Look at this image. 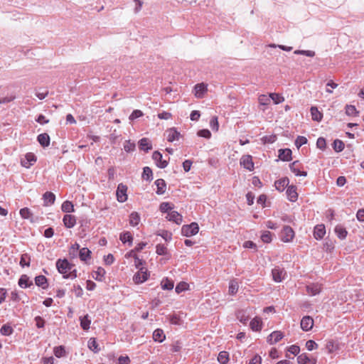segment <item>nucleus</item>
<instances>
[{
  "label": "nucleus",
  "mask_w": 364,
  "mask_h": 364,
  "mask_svg": "<svg viewBox=\"0 0 364 364\" xmlns=\"http://www.w3.org/2000/svg\"><path fill=\"white\" fill-rule=\"evenodd\" d=\"M326 234V228L324 225H317L314 228V236L316 240H321L322 239Z\"/></svg>",
  "instance_id": "obj_22"
},
{
  "label": "nucleus",
  "mask_w": 364,
  "mask_h": 364,
  "mask_svg": "<svg viewBox=\"0 0 364 364\" xmlns=\"http://www.w3.org/2000/svg\"><path fill=\"white\" fill-rule=\"evenodd\" d=\"M237 318L243 324H245L250 319V315L245 310H240L236 314Z\"/></svg>",
  "instance_id": "obj_27"
},
{
  "label": "nucleus",
  "mask_w": 364,
  "mask_h": 364,
  "mask_svg": "<svg viewBox=\"0 0 364 364\" xmlns=\"http://www.w3.org/2000/svg\"><path fill=\"white\" fill-rule=\"evenodd\" d=\"M56 268L58 272L63 274L65 279H75L77 270L74 268L75 265L68 262L66 259H58L56 261Z\"/></svg>",
  "instance_id": "obj_1"
},
{
  "label": "nucleus",
  "mask_w": 364,
  "mask_h": 364,
  "mask_svg": "<svg viewBox=\"0 0 364 364\" xmlns=\"http://www.w3.org/2000/svg\"><path fill=\"white\" fill-rule=\"evenodd\" d=\"M194 95L196 98H203L208 91V85L203 82L196 84L194 87Z\"/></svg>",
  "instance_id": "obj_8"
},
{
  "label": "nucleus",
  "mask_w": 364,
  "mask_h": 364,
  "mask_svg": "<svg viewBox=\"0 0 364 364\" xmlns=\"http://www.w3.org/2000/svg\"><path fill=\"white\" fill-rule=\"evenodd\" d=\"M139 146L140 149L144 150L145 151H148L149 150H151L152 149V146L150 143V141L147 138H142L139 141Z\"/></svg>",
  "instance_id": "obj_29"
},
{
  "label": "nucleus",
  "mask_w": 364,
  "mask_h": 364,
  "mask_svg": "<svg viewBox=\"0 0 364 364\" xmlns=\"http://www.w3.org/2000/svg\"><path fill=\"white\" fill-rule=\"evenodd\" d=\"M289 180L287 177L282 178L274 182L275 188L282 192L289 186Z\"/></svg>",
  "instance_id": "obj_20"
},
{
  "label": "nucleus",
  "mask_w": 364,
  "mask_h": 364,
  "mask_svg": "<svg viewBox=\"0 0 364 364\" xmlns=\"http://www.w3.org/2000/svg\"><path fill=\"white\" fill-rule=\"evenodd\" d=\"M0 332L4 336H9L13 333V328L9 325H4L1 329Z\"/></svg>",
  "instance_id": "obj_53"
},
{
  "label": "nucleus",
  "mask_w": 364,
  "mask_h": 364,
  "mask_svg": "<svg viewBox=\"0 0 364 364\" xmlns=\"http://www.w3.org/2000/svg\"><path fill=\"white\" fill-rule=\"evenodd\" d=\"M43 199L44 201V205L48 206L50 205H53L55 200V196L52 192H46L43 196Z\"/></svg>",
  "instance_id": "obj_24"
},
{
  "label": "nucleus",
  "mask_w": 364,
  "mask_h": 364,
  "mask_svg": "<svg viewBox=\"0 0 364 364\" xmlns=\"http://www.w3.org/2000/svg\"><path fill=\"white\" fill-rule=\"evenodd\" d=\"M258 102L261 105H268L270 103V96L267 95H260L258 97Z\"/></svg>",
  "instance_id": "obj_49"
},
{
  "label": "nucleus",
  "mask_w": 364,
  "mask_h": 364,
  "mask_svg": "<svg viewBox=\"0 0 364 364\" xmlns=\"http://www.w3.org/2000/svg\"><path fill=\"white\" fill-rule=\"evenodd\" d=\"M20 215L23 219H29L32 216V213L28 208L21 209Z\"/></svg>",
  "instance_id": "obj_55"
},
{
  "label": "nucleus",
  "mask_w": 364,
  "mask_h": 364,
  "mask_svg": "<svg viewBox=\"0 0 364 364\" xmlns=\"http://www.w3.org/2000/svg\"><path fill=\"white\" fill-rule=\"evenodd\" d=\"M295 232L294 230L288 225L283 227L280 232V239L284 242H291L294 238Z\"/></svg>",
  "instance_id": "obj_3"
},
{
  "label": "nucleus",
  "mask_w": 364,
  "mask_h": 364,
  "mask_svg": "<svg viewBox=\"0 0 364 364\" xmlns=\"http://www.w3.org/2000/svg\"><path fill=\"white\" fill-rule=\"evenodd\" d=\"M87 346L90 350L95 353H97L100 350V349L98 348V344L95 338H90V340L88 341Z\"/></svg>",
  "instance_id": "obj_47"
},
{
  "label": "nucleus",
  "mask_w": 364,
  "mask_h": 364,
  "mask_svg": "<svg viewBox=\"0 0 364 364\" xmlns=\"http://www.w3.org/2000/svg\"><path fill=\"white\" fill-rule=\"evenodd\" d=\"M326 348L328 353H333L338 350V344L336 343L333 341H328L326 345Z\"/></svg>",
  "instance_id": "obj_42"
},
{
  "label": "nucleus",
  "mask_w": 364,
  "mask_h": 364,
  "mask_svg": "<svg viewBox=\"0 0 364 364\" xmlns=\"http://www.w3.org/2000/svg\"><path fill=\"white\" fill-rule=\"evenodd\" d=\"M38 141L43 147L48 146L50 144V136L46 133L41 134L38 136Z\"/></svg>",
  "instance_id": "obj_28"
},
{
  "label": "nucleus",
  "mask_w": 364,
  "mask_h": 364,
  "mask_svg": "<svg viewBox=\"0 0 364 364\" xmlns=\"http://www.w3.org/2000/svg\"><path fill=\"white\" fill-rule=\"evenodd\" d=\"M318 347V344L313 340H309L306 343V348L310 351L314 349H317Z\"/></svg>",
  "instance_id": "obj_59"
},
{
  "label": "nucleus",
  "mask_w": 364,
  "mask_h": 364,
  "mask_svg": "<svg viewBox=\"0 0 364 364\" xmlns=\"http://www.w3.org/2000/svg\"><path fill=\"white\" fill-rule=\"evenodd\" d=\"M240 164L245 169L250 171L254 170V163L252 161V157L251 155H243L240 160Z\"/></svg>",
  "instance_id": "obj_6"
},
{
  "label": "nucleus",
  "mask_w": 364,
  "mask_h": 364,
  "mask_svg": "<svg viewBox=\"0 0 364 364\" xmlns=\"http://www.w3.org/2000/svg\"><path fill=\"white\" fill-rule=\"evenodd\" d=\"M291 151L289 149H280L279 151V157L281 160L289 161L291 160Z\"/></svg>",
  "instance_id": "obj_25"
},
{
  "label": "nucleus",
  "mask_w": 364,
  "mask_h": 364,
  "mask_svg": "<svg viewBox=\"0 0 364 364\" xmlns=\"http://www.w3.org/2000/svg\"><path fill=\"white\" fill-rule=\"evenodd\" d=\"M91 251L86 247H83L80 250L79 256L82 261L87 262V259H90Z\"/></svg>",
  "instance_id": "obj_35"
},
{
  "label": "nucleus",
  "mask_w": 364,
  "mask_h": 364,
  "mask_svg": "<svg viewBox=\"0 0 364 364\" xmlns=\"http://www.w3.org/2000/svg\"><path fill=\"white\" fill-rule=\"evenodd\" d=\"M155 184H156V188H157V190H156V193L158 195L164 194L165 193V191H166V183L165 182V181L164 179H161V178L157 179L155 181Z\"/></svg>",
  "instance_id": "obj_26"
},
{
  "label": "nucleus",
  "mask_w": 364,
  "mask_h": 364,
  "mask_svg": "<svg viewBox=\"0 0 364 364\" xmlns=\"http://www.w3.org/2000/svg\"><path fill=\"white\" fill-rule=\"evenodd\" d=\"M288 199L291 202H295L298 199V193L295 186H289L287 189Z\"/></svg>",
  "instance_id": "obj_21"
},
{
  "label": "nucleus",
  "mask_w": 364,
  "mask_h": 364,
  "mask_svg": "<svg viewBox=\"0 0 364 364\" xmlns=\"http://www.w3.org/2000/svg\"><path fill=\"white\" fill-rule=\"evenodd\" d=\"M61 209L63 212L67 213L74 212L75 210L73 203L69 200L63 202L61 205Z\"/></svg>",
  "instance_id": "obj_38"
},
{
  "label": "nucleus",
  "mask_w": 364,
  "mask_h": 364,
  "mask_svg": "<svg viewBox=\"0 0 364 364\" xmlns=\"http://www.w3.org/2000/svg\"><path fill=\"white\" fill-rule=\"evenodd\" d=\"M53 353L57 358H61L65 355V350L63 346L55 347Z\"/></svg>",
  "instance_id": "obj_48"
},
{
  "label": "nucleus",
  "mask_w": 364,
  "mask_h": 364,
  "mask_svg": "<svg viewBox=\"0 0 364 364\" xmlns=\"http://www.w3.org/2000/svg\"><path fill=\"white\" fill-rule=\"evenodd\" d=\"M333 146L336 151L339 152L343 150L345 145L341 140L336 139L333 143Z\"/></svg>",
  "instance_id": "obj_50"
},
{
  "label": "nucleus",
  "mask_w": 364,
  "mask_h": 364,
  "mask_svg": "<svg viewBox=\"0 0 364 364\" xmlns=\"http://www.w3.org/2000/svg\"><path fill=\"white\" fill-rule=\"evenodd\" d=\"M166 139L169 142L178 140L181 134L175 128H171L166 131Z\"/></svg>",
  "instance_id": "obj_19"
},
{
  "label": "nucleus",
  "mask_w": 364,
  "mask_h": 364,
  "mask_svg": "<svg viewBox=\"0 0 364 364\" xmlns=\"http://www.w3.org/2000/svg\"><path fill=\"white\" fill-rule=\"evenodd\" d=\"M149 273L146 268L141 267L134 275L133 281L135 284H141L149 279Z\"/></svg>",
  "instance_id": "obj_4"
},
{
  "label": "nucleus",
  "mask_w": 364,
  "mask_h": 364,
  "mask_svg": "<svg viewBox=\"0 0 364 364\" xmlns=\"http://www.w3.org/2000/svg\"><path fill=\"white\" fill-rule=\"evenodd\" d=\"M307 294L311 296L318 294L322 289V284L318 283H312L306 286Z\"/></svg>",
  "instance_id": "obj_15"
},
{
  "label": "nucleus",
  "mask_w": 364,
  "mask_h": 364,
  "mask_svg": "<svg viewBox=\"0 0 364 364\" xmlns=\"http://www.w3.org/2000/svg\"><path fill=\"white\" fill-rule=\"evenodd\" d=\"M284 338V333L280 331H273L268 337H267V343L270 345H273L277 343L279 341H281Z\"/></svg>",
  "instance_id": "obj_14"
},
{
  "label": "nucleus",
  "mask_w": 364,
  "mask_h": 364,
  "mask_svg": "<svg viewBox=\"0 0 364 364\" xmlns=\"http://www.w3.org/2000/svg\"><path fill=\"white\" fill-rule=\"evenodd\" d=\"M314 319L309 316H305L301 318L300 326L303 331H309L314 326Z\"/></svg>",
  "instance_id": "obj_11"
},
{
  "label": "nucleus",
  "mask_w": 364,
  "mask_h": 364,
  "mask_svg": "<svg viewBox=\"0 0 364 364\" xmlns=\"http://www.w3.org/2000/svg\"><path fill=\"white\" fill-rule=\"evenodd\" d=\"M239 289V283L236 279H230L228 286V294L231 296L235 295Z\"/></svg>",
  "instance_id": "obj_23"
},
{
  "label": "nucleus",
  "mask_w": 364,
  "mask_h": 364,
  "mask_svg": "<svg viewBox=\"0 0 364 364\" xmlns=\"http://www.w3.org/2000/svg\"><path fill=\"white\" fill-rule=\"evenodd\" d=\"M36 161V157L33 153H27L21 159V164L25 168H30Z\"/></svg>",
  "instance_id": "obj_12"
},
{
  "label": "nucleus",
  "mask_w": 364,
  "mask_h": 364,
  "mask_svg": "<svg viewBox=\"0 0 364 364\" xmlns=\"http://www.w3.org/2000/svg\"><path fill=\"white\" fill-rule=\"evenodd\" d=\"M346 113L348 116H355L358 114L356 108L353 105H346Z\"/></svg>",
  "instance_id": "obj_54"
},
{
  "label": "nucleus",
  "mask_w": 364,
  "mask_h": 364,
  "mask_svg": "<svg viewBox=\"0 0 364 364\" xmlns=\"http://www.w3.org/2000/svg\"><path fill=\"white\" fill-rule=\"evenodd\" d=\"M270 100H272L275 105H278L284 101V97L278 93H270Z\"/></svg>",
  "instance_id": "obj_44"
},
{
  "label": "nucleus",
  "mask_w": 364,
  "mask_h": 364,
  "mask_svg": "<svg viewBox=\"0 0 364 364\" xmlns=\"http://www.w3.org/2000/svg\"><path fill=\"white\" fill-rule=\"evenodd\" d=\"M124 149L127 152L132 151L135 149V144L130 141H127L124 145Z\"/></svg>",
  "instance_id": "obj_61"
},
{
  "label": "nucleus",
  "mask_w": 364,
  "mask_h": 364,
  "mask_svg": "<svg viewBox=\"0 0 364 364\" xmlns=\"http://www.w3.org/2000/svg\"><path fill=\"white\" fill-rule=\"evenodd\" d=\"M142 178L146 181H149L152 178V171L149 167L146 166L144 168Z\"/></svg>",
  "instance_id": "obj_51"
},
{
  "label": "nucleus",
  "mask_w": 364,
  "mask_h": 364,
  "mask_svg": "<svg viewBox=\"0 0 364 364\" xmlns=\"http://www.w3.org/2000/svg\"><path fill=\"white\" fill-rule=\"evenodd\" d=\"M120 240L123 242H129V245H132L133 237L130 232L126 231L120 234L119 236Z\"/></svg>",
  "instance_id": "obj_33"
},
{
  "label": "nucleus",
  "mask_w": 364,
  "mask_h": 364,
  "mask_svg": "<svg viewBox=\"0 0 364 364\" xmlns=\"http://www.w3.org/2000/svg\"><path fill=\"white\" fill-rule=\"evenodd\" d=\"M30 262H31V257L29 256L28 254L25 253L21 255V260H20V265L22 267H23L25 266L29 267Z\"/></svg>",
  "instance_id": "obj_46"
},
{
  "label": "nucleus",
  "mask_w": 364,
  "mask_h": 364,
  "mask_svg": "<svg viewBox=\"0 0 364 364\" xmlns=\"http://www.w3.org/2000/svg\"><path fill=\"white\" fill-rule=\"evenodd\" d=\"M166 338V336L163 331V330L160 329V328H157L156 329L154 333H153V339L155 341H158V342H162L165 340Z\"/></svg>",
  "instance_id": "obj_34"
},
{
  "label": "nucleus",
  "mask_w": 364,
  "mask_h": 364,
  "mask_svg": "<svg viewBox=\"0 0 364 364\" xmlns=\"http://www.w3.org/2000/svg\"><path fill=\"white\" fill-rule=\"evenodd\" d=\"M156 252L159 255H168V250L167 247L162 244H159L156 247Z\"/></svg>",
  "instance_id": "obj_45"
},
{
  "label": "nucleus",
  "mask_w": 364,
  "mask_h": 364,
  "mask_svg": "<svg viewBox=\"0 0 364 364\" xmlns=\"http://www.w3.org/2000/svg\"><path fill=\"white\" fill-rule=\"evenodd\" d=\"M76 217L73 215L66 214L63 216V225L67 228H72L76 225Z\"/></svg>",
  "instance_id": "obj_17"
},
{
  "label": "nucleus",
  "mask_w": 364,
  "mask_h": 364,
  "mask_svg": "<svg viewBox=\"0 0 364 364\" xmlns=\"http://www.w3.org/2000/svg\"><path fill=\"white\" fill-rule=\"evenodd\" d=\"M210 127L214 131H218L219 129V124L218 121V117L216 116L213 117L210 121Z\"/></svg>",
  "instance_id": "obj_58"
},
{
  "label": "nucleus",
  "mask_w": 364,
  "mask_h": 364,
  "mask_svg": "<svg viewBox=\"0 0 364 364\" xmlns=\"http://www.w3.org/2000/svg\"><path fill=\"white\" fill-rule=\"evenodd\" d=\"M250 326L253 331H261L263 327L262 318L258 316H255L250 321Z\"/></svg>",
  "instance_id": "obj_16"
},
{
  "label": "nucleus",
  "mask_w": 364,
  "mask_h": 364,
  "mask_svg": "<svg viewBox=\"0 0 364 364\" xmlns=\"http://www.w3.org/2000/svg\"><path fill=\"white\" fill-rule=\"evenodd\" d=\"M198 135L201 137L209 139L211 136V133L208 129H202L198 132Z\"/></svg>",
  "instance_id": "obj_63"
},
{
  "label": "nucleus",
  "mask_w": 364,
  "mask_h": 364,
  "mask_svg": "<svg viewBox=\"0 0 364 364\" xmlns=\"http://www.w3.org/2000/svg\"><path fill=\"white\" fill-rule=\"evenodd\" d=\"M248 364H262V358L255 355L249 362Z\"/></svg>",
  "instance_id": "obj_64"
},
{
  "label": "nucleus",
  "mask_w": 364,
  "mask_h": 364,
  "mask_svg": "<svg viewBox=\"0 0 364 364\" xmlns=\"http://www.w3.org/2000/svg\"><path fill=\"white\" fill-rule=\"evenodd\" d=\"M95 274H97L95 279L98 281H102L106 274V272L104 268L98 267L97 271L95 272Z\"/></svg>",
  "instance_id": "obj_56"
},
{
  "label": "nucleus",
  "mask_w": 364,
  "mask_h": 364,
  "mask_svg": "<svg viewBox=\"0 0 364 364\" xmlns=\"http://www.w3.org/2000/svg\"><path fill=\"white\" fill-rule=\"evenodd\" d=\"M288 352L294 355H296L300 352V348L298 346L291 345L288 348Z\"/></svg>",
  "instance_id": "obj_62"
},
{
  "label": "nucleus",
  "mask_w": 364,
  "mask_h": 364,
  "mask_svg": "<svg viewBox=\"0 0 364 364\" xmlns=\"http://www.w3.org/2000/svg\"><path fill=\"white\" fill-rule=\"evenodd\" d=\"M335 232L340 239H345L347 236L348 232L345 228L341 225H337L335 228Z\"/></svg>",
  "instance_id": "obj_37"
},
{
  "label": "nucleus",
  "mask_w": 364,
  "mask_h": 364,
  "mask_svg": "<svg viewBox=\"0 0 364 364\" xmlns=\"http://www.w3.org/2000/svg\"><path fill=\"white\" fill-rule=\"evenodd\" d=\"M299 364H316L317 359L307 353H301L297 357Z\"/></svg>",
  "instance_id": "obj_7"
},
{
  "label": "nucleus",
  "mask_w": 364,
  "mask_h": 364,
  "mask_svg": "<svg viewBox=\"0 0 364 364\" xmlns=\"http://www.w3.org/2000/svg\"><path fill=\"white\" fill-rule=\"evenodd\" d=\"M286 274L287 273L284 269L278 267L272 270L273 279L276 282H281L284 279Z\"/></svg>",
  "instance_id": "obj_13"
},
{
  "label": "nucleus",
  "mask_w": 364,
  "mask_h": 364,
  "mask_svg": "<svg viewBox=\"0 0 364 364\" xmlns=\"http://www.w3.org/2000/svg\"><path fill=\"white\" fill-rule=\"evenodd\" d=\"M152 159L159 168H164L168 165V161L163 159L162 154L158 151H156L153 153Z\"/></svg>",
  "instance_id": "obj_9"
},
{
  "label": "nucleus",
  "mask_w": 364,
  "mask_h": 364,
  "mask_svg": "<svg viewBox=\"0 0 364 364\" xmlns=\"http://www.w3.org/2000/svg\"><path fill=\"white\" fill-rule=\"evenodd\" d=\"M161 288L163 289L171 290L174 287V283L172 280L165 278L161 281Z\"/></svg>",
  "instance_id": "obj_41"
},
{
  "label": "nucleus",
  "mask_w": 364,
  "mask_h": 364,
  "mask_svg": "<svg viewBox=\"0 0 364 364\" xmlns=\"http://www.w3.org/2000/svg\"><path fill=\"white\" fill-rule=\"evenodd\" d=\"M127 186L123 183H119L117 186L116 196L119 203H124L127 200Z\"/></svg>",
  "instance_id": "obj_5"
},
{
  "label": "nucleus",
  "mask_w": 364,
  "mask_h": 364,
  "mask_svg": "<svg viewBox=\"0 0 364 364\" xmlns=\"http://www.w3.org/2000/svg\"><path fill=\"white\" fill-rule=\"evenodd\" d=\"M272 234L269 231H264L261 235V240L265 243H269L272 241Z\"/></svg>",
  "instance_id": "obj_52"
},
{
  "label": "nucleus",
  "mask_w": 364,
  "mask_h": 364,
  "mask_svg": "<svg viewBox=\"0 0 364 364\" xmlns=\"http://www.w3.org/2000/svg\"><path fill=\"white\" fill-rule=\"evenodd\" d=\"M306 143L307 139L303 136H299L295 141V145L298 149L300 148L302 145L306 144Z\"/></svg>",
  "instance_id": "obj_57"
},
{
  "label": "nucleus",
  "mask_w": 364,
  "mask_h": 364,
  "mask_svg": "<svg viewBox=\"0 0 364 364\" xmlns=\"http://www.w3.org/2000/svg\"><path fill=\"white\" fill-rule=\"evenodd\" d=\"M199 231L198 223H191L189 225H184L181 228V234L186 237H191L196 235Z\"/></svg>",
  "instance_id": "obj_2"
},
{
  "label": "nucleus",
  "mask_w": 364,
  "mask_h": 364,
  "mask_svg": "<svg viewBox=\"0 0 364 364\" xmlns=\"http://www.w3.org/2000/svg\"><path fill=\"white\" fill-rule=\"evenodd\" d=\"M143 112L139 109H135L132 112V113L129 116L130 120H134L140 117L143 116Z\"/></svg>",
  "instance_id": "obj_60"
},
{
  "label": "nucleus",
  "mask_w": 364,
  "mask_h": 364,
  "mask_svg": "<svg viewBox=\"0 0 364 364\" xmlns=\"http://www.w3.org/2000/svg\"><path fill=\"white\" fill-rule=\"evenodd\" d=\"M311 114L314 121L320 122L323 118V114L316 107H311Z\"/></svg>",
  "instance_id": "obj_31"
},
{
  "label": "nucleus",
  "mask_w": 364,
  "mask_h": 364,
  "mask_svg": "<svg viewBox=\"0 0 364 364\" xmlns=\"http://www.w3.org/2000/svg\"><path fill=\"white\" fill-rule=\"evenodd\" d=\"M188 289H189V284L186 282H179L175 288V291L177 294H180L182 291H186Z\"/></svg>",
  "instance_id": "obj_43"
},
{
  "label": "nucleus",
  "mask_w": 364,
  "mask_h": 364,
  "mask_svg": "<svg viewBox=\"0 0 364 364\" xmlns=\"http://www.w3.org/2000/svg\"><path fill=\"white\" fill-rule=\"evenodd\" d=\"M174 208V205L169 202H163L159 205V210L161 213H170Z\"/></svg>",
  "instance_id": "obj_30"
},
{
  "label": "nucleus",
  "mask_w": 364,
  "mask_h": 364,
  "mask_svg": "<svg viewBox=\"0 0 364 364\" xmlns=\"http://www.w3.org/2000/svg\"><path fill=\"white\" fill-rule=\"evenodd\" d=\"M166 218L169 220L174 222L175 223L180 225L183 221L182 215L173 209L168 213Z\"/></svg>",
  "instance_id": "obj_18"
},
{
  "label": "nucleus",
  "mask_w": 364,
  "mask_h": 364,
  "mask_svg": "<svg viewBox=\"0 0 364 364\" xmlns=\"http://www.w3.org/2000/svg\"><path fill=\"white\" fill-rule=\"evenodd\" d=\"M291 171L296 176H306L307 172L304 171H301V164L298 161H295L289 165Z\"/></svg>",
  "instance_id": "obj_10"
},
{
  "label": "nucleus",
  "mask_w": 364,
  "mask_h": 364,
  "mask_svg": "<svg viewBox=\"0 0 364 364\" xmlns=\"http://www.w3.org/2000/svg\"><path fill=\"white\" fill-rule=\"evenodd\" d=\"M129 224L132 226L137 225L140 222V216L138 213L132 212L129 215Z\"/></svg>",
  "instance_id": "obj_39"
},
{
  "label": "nucleus",
  "mask_w": 364,
  "mask_h": 364,
  "mask_svg": "<svg viewBox=\"0 0 364 364\" xmlns=\"http://www.w3.org/2000/svg\"><path fill=\"white\" fill-rule=\"evenodd\" d=\"M35 283L37 286L41 287L43 289H46L48 287L47 278L43 275H39L36 277Z\"/></svg>",
  "instance_id": "obj_32"
},
{
  "label": "nucleus",
  "mask_w": 364,
  "mask_h": 364,
  "mask_svg": "<svg viewBox=\"0 0 364 364\" xmlns=\"http://www.w3.org/2000/svg\"><path fill=\"white\" fill-rule=\"evenodd\" d=\"M80 326L83 330H88L90 327L91 320L89 318L88 315L80 318Z\"/></svg>",
  "instance_id": "obj_40"
},
{
  "label": "nucleus",
  "mask_w": 364,
  "mask_h": 364,
  "mask_svg": "<svg viewBox=\"0 0 364 364\" xmlns=\"http://www.w3.org/2000/svg\"><path fill=\"white\" fill-rule=\"evenodd\" d=\"M229 353L227 351H221L218 356V361L220 364H228L229 362Z\"/></svg>",
  "instance_id": "obj_36"
}]
</instances>
